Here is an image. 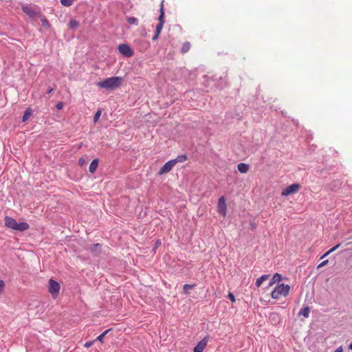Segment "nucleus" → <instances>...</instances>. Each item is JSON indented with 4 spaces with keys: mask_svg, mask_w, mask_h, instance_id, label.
Segmentation results:
<instances>
[{
    "mask_svg": "<svg viewBox=\"0 0 352 352\" xmlns=\"http://www.w3.org/2000/svg\"><path fill=\"white\" fill-rule=\"evenodd\" d=\"M123 79L120 76L110 77L102 81L98 82L97 86L107 89H115L118 88L122 83Z\"/></svg>",
    "mask_w": 352,
    "mask_h": 352,
    "instance_id": "1",
    "label": "nucleus"
},
{
    "mask_svg": "<svg viewBox=\"0 0 352 352\" xmlns=\"http://www.w3.org/2000/svg\"><path fill=\"white\" fill-rule=\"evenodd\" d=\"M5 225L6 227H8L10 229L20 231V232L25 231V230H28L30 228L28 223H26V222L18 223V222H16V221L14 219L10 217H6Z\"/></svg>",
    "mask_w": 352,
    "mask_h": 352,
    "instance_id": "2",
    "label": "nucleus"
},
{
    "mask_svg": "<svg viewBox=\"0 0 352 352\" xmlns=\"http://www.w3.org/2000/svg\"><path fill=\"white\" fill-rule=\"evenodd\" d=\"M290 287L288 285L278 284L271 292V296L274 299H280L288 295Z\"/></svg>",
    "mask_w": 352,
    "mask_h": 352,
    "instance_id": "3",
    "label": "nucleus"
},
{
    "mask_svg": "<svg viewBox=\"0 0 352 352\" xmlns=\"http://www.w3.org/2000/svg\"><path fill=\"white\" fill-rule=\"evenodd\" d=\"M217 210L219 214L225 217L227 214V206L226 199L224 197H221L217 203Z\"/></svg>",
    "mask_w": 352,
    "mask_h": 352,
    "instance_id": "4",
    "label": "nucleus"
},
{
    "mask_svg": "<svg viewBox=\"0 0 352 352\" xmlns=\"http://www.w3.org/2000/svg\"><path fill=\"white\" fill-rule=\"evenodd\" d=\"M300 188V185L298 184H293L282 190V196H288L291 194L296 193Z\"/></svg>",
    "mask_w": 352,
    "mask_h": 352,
    "instance_id": "5",
    "label": "nucleus"
},
{
    "mask_svg": "<svg viewBox=\"0 0 352 352\" xmlns=\"http://www.w3.org/2000/svg\"><path fill=\"white\" fill-rule=\"evenodd\" d=\"M49 283V292L55 298L59 293L60 289V284L52 279L50 280Z\"/></svg>",
    "mask_w": 352,
    "mask_h": 352,
    "instance_id": "6",
    "label": "nucleus"
},
{
    "mask_svg": "<svg viewBox=\"0 0 352 352\" xmlns=\"http://www.w3.org/2000/svg\"><path fill=\"white\" fill-rule=\"evenodd\" d=\"M118 50L121 54L125 56L126 57L129 58L134 54L133 51L132 50L131 47L127 44H120L118 46Z\"/></svg>",
    "mask_w": 352,
    "mask_h": 352,
    "instance_id": "7",
    "label": "nucleus"
},
{
    "mask_svg": "<svg viewBox=\"0 0 352 352\" xmlns=\"http://www.w3.org/2000/svg\"><path fill=\"white\" fill-rule=\"evenodd\" d=\"M23 11L30 18L40 16V13L36 12L32 7L25 5L22 6Z\"/></svg>",
    "mask_w": 352,
    "mask_h": 352,
    "instance_id": "8",
    "label": "nucleus"
},
{
    "mask_svg": "<svg viewBox=\"0 0 352 352\" xmlns=\"http://www.w3.org/2000/svg\"><path fill=\"white\" fill-rule=\"evenodd\" d=\"M174 161L170 160L165 163L163 166L160 168V170L158 172V174L160 175H164L166 173L170 172L172 168L175 166Z\"/></svg>",
    "mask_w": 352,
    "mask_h": 352,
    "instance_id": "9",
    "label": "nucleus"
},
{
    "mask_svg": "<svg viewBox=\"0 0 352 352\" xmlns=\"http://www.w3.org/2000/svg\"><path fill=\"white\" fill-rule=\"evenodd\" d=\"M208 342V336L204 338L200 342L197 343L193 349L194 352H203L207 346Z\"/></svg>",
    "mask_w": 352,
    "mask_h": 352,
    "instance_id": "10",
    "label": "nucleus"
},
{
    "mask_svg": "<svg viewBox=\"0 0 352 352\" xmlns=\"http://www.w3.org/2000/svg\"><path fill=\"white\" fill-rule=\"evenodd\" d=\"M159 23L164 24V1L162 0L160 4V14L158 18Z\"/></svg>",
    "mask_w": 352,
    "mask_h": 352,
    "instance_id": "11",
    "label": "nucleus"
},
{
    "mask_svg": "<svg viewBox=\"0 0 352 352\" xmlns=\"http://www.w3.org/2000/svg\"><path fill=\"white\" fill-rule=\"evenodd\" d=\"M100 247L101 245L99 243H94L91 244L89 247V250L91 252L94 253L95 254L98 255L100 252Z\"/></svg>",
    "mask_w": 352,
    "mask_h": 352,
    "instance_id": "12",
    "label": "nucleus"
},
{
    "mask_svg": "<svg viewBox=\"0 0 352 352\" xmlns=\"http://www.w3.org/2000/svg\"><path fill=\"white\" fill-rule=\"evenodd\" d=\"M99 160L98 159L94 160L89 168V170L91 173H94L98 168Z\"/></svg>",
    "mask_w": 352,
    "mask_h": 352,
    "instance_id": "13",
    "label": "nucleus"
},
{
    "mask_svg": "<svg viewBox=\"0 0 352 352\" xmlns=\"http://www.w3.org/2000/svg\"><path fill=\"white\" fill-rule=\"evenodd\" d=\"M237 168L241 173H246L249 170V165L245 163H240L238 164Z\"/></svg>",
    "mask_w": 352,
    "mask_h": 352,
    "instance_id": "14",
    "label": "nucleus"
},
{
    "mask_svg": "<svg viewBox=\"0 0 352 352\" xmlns=\"http://www.w3.org/2000/svg\"><path fill=\"white\" fill-rule=\"evenodd\" d=\"M269 277H270L269 274L262 275L260 278H258L256 280V283H255L256 286L257 287H259L264 281L267 280L269 278Z\"/></svg>",
    "mask_w": 352,
    "mask_h": 352,
    "instance_id": "15",
    "label": "nucleus"
},
{
    "mask_svg": "<svg viewBox=\"0 0 352 352\" xmlns=\"http://www.w3.org/2000/svg\"><path fill=\"white\" fill-rule=\"evenodd\" d=\"M280 280H281V275L278 273H276L274 274V276L269 284V286L270 287L276 283H279Z\"/></svg>",
    "mask_w": 352,
    "mask_h": 352,
    "instance_id": "16",
    "label": "nucleus"
},
{
    "mask_svg": "<svg viewBox=\"0 0 352 352\" xmlns=\"http://www.w3.org/2000/svg\"><path fill=\"white\" fill-rule=\"evenodd\" d=\"M188 160V157L186 155H178L175 159L172 160V161H174V164L175 165L178 162H184Z\"/></svg>",
    "mask_w": 352,
    "mask_h": 352,
    "instance_id": "17",
    "label": "nucleus"
},
{
    "mask_svg": "<svg viewBox=\"0 0 352 352\" xmlns=\"http://www.w3.org/2000/svg\"><path fill=\"white\" fill-rule=\"evenodd\" d=\"M190 49V43L189 42H185L181 49V52L185 54L188 52Z\"/></svg>",
    "mask_w": 352,
    "mask_h": 352,
    "instance_id": "18",
    "label": "nucleus"
},
{
    "mask_svg": "<svg viewBox=\"0 0 352 352\" xmlns=\"http://www.w3.org/2000/svg\"><path fill=\"white\" fill-rule=\"evenodd\" d=\"M32 111L31 109H30V108L27 109L23 114V119H22L23 122L27 121L30 118V116L32 115Z\"/></svg>",
    "mask_w": 352,
    "mask_h": 352,
    "instance_id": "19",
    "label": "nucleus"
},
{
    "mask_svg": "<svg viewBox=\"0 0 352 352\" xmlns=\"http://www.w3.org/2000/svg\"><path fill=\"white\" fill-rule=\"evenodd\" d=\"M310 309L308 307H305L304 309H301L299 312V315H302L305 318H308L309 316Z\"/></svg>",
    "mask_w": 352,
    "mask_h": 352,
    "instance_id": "20",
    "label": "nucleus"
},
{
    "mask_svg": "<svg viewBox=\"0 0 352 352\" xmlns=\"http://www.w3.org/2000/svg\"><path fill=\"white\" fill-rule=\"evenodd\" d=\"M79 26V22L76 20L72 19L69 23V27L71 29H76Z\"/></svg>",
    "mask_w": 352,
    "mask_h": 352,
    "instance_id": "21",
    "label": "nucleus"
},
{
    "mask_svg": "<svg viewBox=\"0 0 352 352\" xmlns=\"http://www.w3.org/2000/svg\"><path fill=\"white\" fill-rule=\"evenodd\" d=\"M42 25L45 28H50V24L46 17L43 16L41 19Z\"/></svg>",
    "mask_w": 352,
    "mask_h": 352,
    "instance_id": "22",
    "label": "nucleus"
},
{
    "mask_svg": "<svg viewBox=\"0 0 352 352\" xmlns=\"http://www.w3.org/2000/svg\"><path fill=\"white\" fill-rule=\"evenodd\" d=\"M126 21L131 25H138V19L133 16L127 17Z\"/></svg>",
    "mask_w": 352,
    "mask_h": 352,
    "instance_id": "23",
    "label": "nucleus"
},
{
    "mask_svg": "<svg viewBox=\"0 0 352 352\" xmlns=\"http://www.w3.org/2000/svg\"><path fill=\"white\" fill-rule=\"evenodd\" d=\"M75 0H60V3L66 7H69L72 5Z\"/></svg>",
    "mask_w": 352,
    "mask_h": 352,
    "instance_id": "24",
    "label": "nucleus"
},
{
    "mask_svg": "<svg viewBox=\"0 0 352 352\" xmlns=\"http://www.w3.org/2000/svg\"><path fill=\"white\" fill-rule=\"evenodd\" d=\"M101 113H102V111L100 109L96 111V113H95V115L94 116V123H96L98 121V120L101 116Z\"/></svg>",
    "mask_w": 352,
    "mask_h": 352,
    "instance_id": "25",
    "label": "nucleus"
},
{
    "mask_svg": "<svg viewBox=\"0 0 352 352\" xmlns=\"http://www.w3.org/2000/svg\"><path fill=\"white\" fill-rule=\"evenodd\" d=\"M194 287H195V285L185 284L183 287L184 293L188 294V289H192V288H194Z\"/></svg>",
    "mask_w": 352,
    "mask_h": 352,
    "instance_id": "26",
    "label": "nucleus"
},
{
    "mask_svg": "<svg viewBox=\"0 0 352 352\" xmlns=\"http://www.w3.org/2000/svg\"><path fill=\"white\" fill-rule=\"evenodd\" d=\"M109 329L104 331L102 334H100L99 336L97 337L96 340H98L100 342H102V340H103L104 337L109 332Z\"/></svg>",
    "mask_w": 352,
    "mask_h": 352,
    "instance_id": "27",
    "label": "nucleus"
},
{
    "mask_svg": "<svg viewBox=\"0 0 352 352\" xmlns=\"http://www.w3.org/2000/svg\"><path fill=\"white\" fill-rule=\"evenodd\" d=\"M163 26L164 25H162V23H158L155 28V32L157 33V34H160L161 33V31L163 28Z\"/></svg>",
    "mask_w": 352,
    "mask_h": 352,
    "instance_id": "28",
    "label": "nucleus"
},
{
    "mask_svg": "<svg viewBox=\"0 0 352 352\" xmlns=\"http://www.w3.org/2000/svg\"><path fill=\"white\" fill-rule=\"evenodd\" d=\"M336 250V248H335V246L332 248H331L329 251H327L324 254H323L322 256H321V258H324L325 256H327V255H329V254H331V252H334L335 250Z\"/></svg>",
    "mask_w": 352,
    "mask_h": 352,
    "instance_id": "29",
    "label": "nucleus"
},
{
    "mask_svg": "<svg viewBox=\"0 0 352 352\" xmlns=\"http://www.w3.org/2000/svg\"><path fill=\"white\" fill-rule=\"evenodd\" d=\"M86 164V160L85 158L83 157H80L79 160H78V164L79 166H82L83 165H85Z\"/></svg>",
    "mask_w": 352,
    "mask_h": 352,
    "instance_id": "30",
    "label": "nucleus"
},
{
    "mask_svg": "<svg viewBox=\"0 0 352 352\" xmlns=\"http://www.w3.org/2000/svg\"><path fill=\"white\" fill-rule=\"evenodd\" d=\"M228 298L232 302H234L236 301L234 294L231 292L228 293Z\"/></svg>",
    "mask_w": 352,
    "mask_h": 352,
    "instance_id": "31",
    "label": "nucleus"
},
{
    "mask_svg": "<svg viewBox=\"0 0 352 352\" xmlns=\"http://www.w3.org/2000/svg\"><path fill=\"white\" fill-rule=\"evenodd\" d=\"M94 344V341H89V342H85V344H84V346L85 348H89L90 346H91Z\"/></svg>",
    "mask_w": 352,
    "mask_h": 352,
    "instance_id": "32",
    "label": "nucleus"
},
{
    "mask_svg": "<svg viewBox=\"0 0 352 352\" xmlns=\"http://www.w3.org/2000/svg\"><path fill=\"white\" fill-rule=\"evenodd\" d=\"M5 287L4 282L0 280V294L2 293L3 288Z\"/></svg>",
    "mask_w": 352,
    "mask_h": 352,
    "instance_id": "33",
    "label": "nucleus"
},
{
    "mask_svg": "<svg viewBox=\"0 0 352 352\" xmlns=\"http://www.w3.org/2000/svg\"><path fill=\"white\" fill-rule=\"evenodd\" d=\"M63 107V103L62 102H58L57 104H56V108L58 109H62Z\"/></svg>",
    "mask_w": 352,
    "mask_h": 352,
    "instance_id": "34",
    "label": "nucleus"
},
{
    "mask_svg": "<svg viewBox=\"0 0 352 352\" xmlns=\"http://www.w3.org/2000/svg\"><path fill=\"white\" fill-rule=\"evenodd\" d=\"M329 261L328 260H325L324 261H322L319 265H318V267H322V266H324L325 265H327Z\"/></svg>",
    "mask_w": 352,
    "mask_h": 352,
    "instance_id": "35",
    "label": "nucleus"
},
{
    "mask_svg": "<svg viewBox=\"0 0 352 352\" xmlns=\"http://www.w3.org/2000/svg\"><path fill=\"white\" fill-rule=\"evenodd\" d=\"M159 35H160V34H157V33L155 32V33L154 36H153V38H152V40H153V41H155V40H157V39L158 38V37H159Z\"/></svg>",
    "mask_w": 352,
    "mask_h": 352,
    "instance_id": "36",
    "label": "nucleus"
},
{
    "mask_svg": "<svg viewBox=\"0 0 352 352\" xmlns=\"http://www.w3.org/2000/svg\"><path fill=\"white\" fill-rule=\"evenodd\" d=\"M334 352H343L342 346L337 348Z\"/></svg>",
    "mask_w": 352,
    "mask_h": 352,
    "instance_id": "37",
    "label": "nucleus"
},
{
    "mask_svg": "<svg viewBox=\"0 0 352 352\" xmlns=\"http://www.w3.org/2000/svg\"><path fill=\"white\" fill-rule=\"evenodd\" d=\"M340 245H341V244H340V243H338V244H337V245L335 246V248H336V250H337V249H338V248L340 247Z\"/></svg>",
    "mask_w": 352,
    "mask_h": 352,
    "instance_id": "38",
    "label": "nucleus"
},
{
    "mask_svg": "<svg viewBox=\"0 0 352 352\" xmlns=\"http://www.w3.org/2000/svg\"><path fill=\"white\" fill-rule=\"evenodd\" d=\"M52 91H53V89L52 88V89H50L48 91V93L50 94V93H51Z\"/></svg>",
    "mask_w": 352,
    "mask_h": 352,
    "instance_id": "39",
    "label": "nucleus"
},
{
    "mask_svg": "<svg viewBox=\"0 0 352 352\" xmlns=\"http://www.w3.org/2000/svg\"><path fill=\"white\" fill-rule=\"evenodd\" d=\"M349 349H352V342H351V343L350 344V345H349Z\"/></svg>",
    "mask_w": 352,
    "mask_h": 352,
    "instance_id": "40",
    "label": "nucleus"
},
{
    "mask_svg": "<svg viewBox=\"0 0 352 352\" xmlns=\"http://www.w3.org/2000/svg\"><path fill=\"white\" fill-rule=\"evenodd\" d=\"M156 244H157V245L161 244V242H159V243H158V242H156Z\"/></svg>",
    "mask_w": 352,
    "mask_h": 352,
    "instance_id": "41",
    "label": "nucleus"
},
{
    "mask_svg": "<svg viewBox=\"0 0 352 352\" xmlns=\"http://www.w3.org/2000/svg\"><path fill=\"white\" fill-rule=\"evenodd\" d=\"M156 244H157V245L161 244V242H159V243H158V242H156Z\"/></svg>",
    "mask_w": 352,
    "mask_h": 352,
    "instance_id": "42",
    "label": "nucleus"
},
{
    "mask_svg": "<svg viewBox=\"0 0 352 352\" xmlns=\"http://www.w3.org/2000/svg\"><path fill=\"white\" fill-rule=\"evenodd\" d=\"M156 244H157V245L161 244V242H159V243H158V242H156Z\"/></svg>",
    "mask_w": 352,
    "mask_h": 352,
    "instance_id": "43",
    "label": "nucleus"
}]
</instances>
